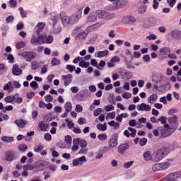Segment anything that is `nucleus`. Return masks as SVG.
<instances>
[{
  "mask_svg": "<svg viewBox=\"0 0 181 181\" xmlns=\"http://www.w3.org/2000/svg\"><path fill=\"white\" fill-rule=\"evenodd\" d=\"M177 143L174 142L171 144L169 143H165L163 148L160 150L157 151L156 155V160H162L167 155H169L170 151H174V149H177L178 148Z\"/></svg>",
  "mask_w": 181,
  "mask_h": 181,
  "instance_id": "1",
  "label": "nucleus"
},
{
  "mask_svg": "<svg viewBox=\"0 0 181 181\" xmlns=\"http://www.w3.org/2000/svg\"><path fill=\"white\" fill-rule=\"evenodd\" d=\"M165 179L166 180H169V181H175V180L181 181V172L176 171L174 173H171L165 177Z\"/></svg>",
  "mask_w": 181,
  "mask_h": 181,
  "instance_id": "2",
  "label": "nucleus"
},
{
  "mask_svg": "<svg viewBox=\"0 0 181 181\" xmlns=\"http://www.w3.org/2000/svg\"><path fill=\"white\" fill-rule=\"evenodd\" d=\"M118 146V134H112L111 138L108 140L109 148H117Z\"/></svg>",
  "mask_w": 181,
  "mask_h": 181,
  "instance_id": "3",
  "label": "nucleus"
},
{
  "mask_svg": "<svg viewBox=\"0 0 181 181\" xmlns=\"http://www.w3.org/2000/svg\"><path fill=\"white\" fill-rule=\"evenodd\" d=\"M47 163L49 162L45 160H39L35 163V172H40L42 170H45L46 169V166H47Z\"/></svg>",
  "mask_w": 181,
  "mask_h": 181,
  "instance_id": "4",
  "label": "nucleus"
},
{
  "mask_svg": "<svg viewBox=\"0 0 181 181\" xmlns=\"http://www.w3.org/2000/svg\"><path fill=\"white\" fill-rule=\"evenodd\" d=\"M22 57L27 59V62H32L33 59L37 57V53L35 52H24L21 54Z\"/></svg>",
  "mask_w": 181,
  "mask_h": 181,
  "instance_id": "5",
  "label": "nucleus"
},
{
  "mask_svg": "<svg viewBox=\"0 0 181 181\" xmlns=\"http://www.w3.org/2000/svg\"><path fill=\"white\" fill-rule=\"evenodd\" d=\"M159 54L158 57L160 60H163L164 59H166L168 57V55L169 53H170V48L169 47H163L159 49Z\"/></svg>",
  "mask_w": 181,
  "mask_h": 181,
  "instance_id": "6",
  "label": "nucleus"
},
{
  "mask_svg": "<svg viewBox=\"0 0 181 181\" xmlns=\"http://www.w3.org/2000/svg\"><path fill=\"white\" fill-rule=\"evenodd\" d=\"M152 81L156 83V84H158L159 83H162L163 81V74L160 72H155L152 75Z\"/></svg>",
  "mask_w": 181,
  "mask_h": 181,
  "instance_id": "7",
  "label": "nucleus"
},
{
  "mask_svg": "<svg viewBox=\"0 0 181 181\" xmlns=\"http://www.w3.org/2000/svg\"><path fill=\"white\" fill-rule=\"evenodd\" d=\"M5 160L7 162H13L16 159V156L15 155V152L13 151H8L5 153Z\"/></svg>",
  "mask_w": 181,
  "mask_h": 181,
  "instance_id": "8",
  "label": "nucleus"
},
{
  "mask_svg": "<svg viewBox=\"0 0 181 181\" xmlns=\"http://www.w3.org/2000/svg\"><path fill=\"white\" fill-rule=\"evenodd\" d=\"M85 162H87V159L86 158V156H83L78 159H74L72 163L73 166H78V165L81 166Z\"/></svg>",
  "mask_w": 181,
  "mask_h": 181,
  "instance_id": "9",
  "label": "nucleus"
},
{
  "mask_svg": "<svg viewBox=\"0 0 181 181\" xmlns=\"http://www.w3.org/2000/svg\"><path fill=\"white\" fill-rule=\"evenodd\" d=\"M128 149H129V144L127 143L120 144L117 147V151L120 155H124V153H125V151H128Z\"/></svg>",
  "mask_w": 181,
  "mask_h": 181,
  "instance_id": "10",
  "label": "nucleus"
},
{
  "mask_svg": "<svg viewBox=\"0 0 181 181\" xmlns=\"http://www.w3.org/2000/svg\"><path fill=\"white\" fill-rule=\"evenodd\" d=\"M98 16L100 19H104L105 18H108V16H111V18H114L115 16V14H111L107 11L100 10L98 11Z\"/></svg>",
  "mask_w": 181,
  "mask_h": 181,
  "instance_id": "11",
  "label": "nucleus"
},
{
  "mask_svg": "<svg viewBox=\"0 0 181 181\" xmlns=\"http://www.w3.org/2000/svg\"><path fill=\"white\" fill-rule=\"evenodd\" d=\"M62 78L64 80V84L65 87H67L71 81H73V75L72 74H68V75H62Z\"/></svg>",
  "mask_w": 181,
  "mask_h": 181,
  "instance_id": "12",
  "label": "nucleus"
},
{
  "mask_svg": "<svg viewBox=\"0 0 181 181\" xmlns=\"http://www.w3.org/2000/svg\"><path fill=\"white\" fill-rule=\"evenodd\" d=\"M170 36L173 37V39H175L176 40H181V30H172L170 33Z\"/></svg>",
  "mask_w": 181,
  "mask_h": 181,
  "instance_id": "13",
  "label": "nucleus"
},
{
  "mask_svg": "<svg viewBox=\"0 0 181 181\" xmlns=\"http://www.w3.org/2000/svg\"><path fill=\"white\" fill-rule=\"evenodd\" d=\"M158 131L160 134V138H166L170 135V132H169L168 130H166L163 127H159Z\"/></svg>",
  "mask_w": 181,
  "mask_h": 181,
  "instance_id": "14",
  "label": "nucleus"
},
{
  "mask_svg": "<svg viewBox=\"0 0 181 181\" xmlns=\"http://www.w3.org/2000/svg\"><path fill=\"white\" fill-rule=\"evenodd\" d=\"M22 73H23V71L19 68V65L16 64L13 65L12 74L13 76H21L22 75Z\"/></svg>",
  "mask_w": 181,
  "mask_h": 181,
  "instance_id": "15",
  "label": "nucleus"
},
{
  "mask_svg": "<svg viewBox=\"0 0 181 181\" xmlns=\"http://www.w3.org/2000/svg\"><path fill=\"white\" fill-rule=\"evenodd\" d=\"M136 21V18L131 16H126L122 19V22H123V23H135Z\"/></svg>",
  "mask_w": 181,
  "mask_h": 181,
  "instance_id": "16",
  "label": "nucleus"
},
{
  "mask_svg": "<svg viewBox=\"0 0 181 181\" xmlns=\"http://www.w3.org/2000/svg\"><path fill=\"white\" fill-rule=\"evenodd\" d=\"M60 17L63 25H69V23H71V18L67 16H64V12L61 13Z\"/></svg>",
  "mask_w": 181,
  "mask_h": 181,
  "instance_id": "17",
  "label": "nucleus"
},
{
  "mask_svg": "<svg viewBox=\"0 0 181 181\" xmlns=\"http://www.w3.org/2000/svg\"><path fill=\"white\" fill-rule=\"evenodd\" d=\"M168 121L169 124H175L173 129H177V127H179V124L176 122L177 121V116L173 115L172 117H168Z\"/></svg>",
  "mask_w": 181,
  "mask_h": 181,
  "instance_id": "18",
  "label": "nucleus"
},
{
  "mask_svg": "<svg viewBox=\"0 0 181 181\" xmlns=\"http://www.w3.org/2000/svg\"><path fill=\"white\" fill-rule=\"evenodd\" d=\"M81 18V11H78L75 15H73L71 18V23L74 25V23H77V22Z\"/></svg>",
  "mask_w": 181,
  "mask_h": 181,
  "instance_id": "19",
  "label": "nucleus"
},
{
  "mask_svg": "<svg viewBox=\"0 0 181 181\" xmlns=\"http://www.w3.org/2000/svg\"><path fill=\"white\" fill-rule=\"evenodd\" d=\"M138 111H149L151 110V106L149 105H146V103H141V105H137Z\"/></svg>",
  "mask_w": 181,
  "mask_h": 181,
  "instance_id": "20",
  "label": "nucleus"
},
{
  "mask_svg": "<svg viewBox=\"0 0 181 181\" xmlns=\"http://www.w3.org/2000/svg\"><path fill=\"white\" fill-rule=\"evenodd\" d=\"M15 124L18 127V128H25V125H26V121L23 119H17L15 120Z\"/></svg>",
  "mask_w": 181,
  "mask_h": 181,
  "instance_id": "21",
  "label": "nucleus"
},
{
  "mask_svg": "<svg viewBox=\"0 0 181 181\" xmlns=\"http://www.w3.org/2000/svg\"><path fill=\"white\" fill-rule=\"evenodd\" d=\"M120 74H122L123 78H126L127 80H131V78H132V72H129L127 70L123 69Z\"/></svg>",
  "mask_w": 181,
  "mask_h": 181,
  "instance_id": "22",
  "label": "nucleus"
},
{
  "mask_svg": "<svg viewBox=\"0 0 181 181\" xmlns=\"http://www.w3.org/2000/svg\"><path fill=\"white\" fill-rule=\"evenodd\" d=\"M125 6V2L121 0H115L114 4V8H117V9H121V8H124Z\"/></svg>",
  "mask_w": 181,
  "mask_h": 181,
  "instance_id": "23",
  "label": "nucleus"
},
{
  "mask_svg": "<svg viewBox=\"0 0 181 181\" xmlns=\"http://www.w3.org/2000/svg\"><path fill=\"white\" fill-rule=\"evenodd\" d=\"M80 138L74 139H73V146H72V151H78V148L80 146Z\"/></svg>",
  "mask_w": 181,
  "mask_h": 181,
  "instance_id": "24",
  "label": "nucleus"
},
{
  "mask_svg": "<svg viewBox=\"0 0 181 181\" xmlns=\"http://www.w3.org/2000/svg\"><path fill=\"white\" fill-rule=\"evenodd\" d=\"M30 42H31V45H33V46H36L37 45H42L39 35L38 37L33 36Z\"/></svg>",
  "mask_w": 181,
  "mask_h": 181,
  "instance_id": "25",
  "label": "nucleus"
},
{
  "mask_svg": "<svg viewBox=\"0 0 181 181\" xmlns=\"http://www.w3.org/2000/svg\"><path fill=\"white\" fill-rule=\"evenodd\" d=\"M5 103H10V104H15V95H9L4 98Z\"/></svg>",
  "mask_w": 181,
  "mask_h": 181,
  "instance_id": "26",
  "label": "nucleus"
},
{
  "mask_svg": "<svg viewBox=\"0 0 181 181\" xmlns=\"http://www.w3.org/2000/svg\"><path fill=\"white\" fill-rule=\"evenodd\" d=\"M38 127L40 131L45 132V131H47V127H49V124L45 123L44 121H42L39 123Z\"/></svg>",
  "mask_w": 181,
  "mask_h": 181,
  "instance_id": "27",
  "label": "nucleus"
},
{
  "mask_svg": "<svg viewBox=\"0 0 181 181\" xmlns=\"http://www.w3.org/2000/svg\"><path fill=\"white\" fill-rule=\"evenodd\" d=\"M157 100L158 95L153 93L148 98V103H149V104H153V103H155V101H156Z\"/></svg>",
  "mask_w": 181,
  "mask_h": 181,
  "instance_id": "28",
  "label": "nucleus"
},
{
  "mask_svg": "<svg viewBox=\"0 0 181 181\" xmlns=\"http://www.w3.org/2000/svg\"><path fill=\"white\" fill-rule=\"evenodd\" d=\"M86 37H87V33H86V32H82L75 37V40H83L86 39Z\"/></svg>",
  "mask_w": 181,
  "mask_h": 181,
  "instance_id": "29",
  "label": "nucleus"
},
{
  "mask_svg": "<svg viewBox=\"0 0 181 181\" xmlns=\"http://www.w3.org/2000/svg\"><path fill=\"white\" fill-rule=\"evenodd\" d=\"M158 91L162 92L165 91V90H170V83H165L159 86Z\"/></svg>",
  "mask_w": 181,
  "mask_h": 181,
  "instance_id": "30",
  "label": "nucleus"
},
{
  "mask_svg": "<svg viewBox=\"0 0 181 181\" xmlns=\"http://www.w3.org/2000/svg\"><path fill=\"white\" fill-rule=\"evenodd\" d=\"M1 141H3V142H7V143L13 142V137L3 136H1Z\"/></svg>",
  "mask_w": 181,
  "mask_h": 181,
  "instance_id": "31",
  "label": "nucleus"
},
{
  "mask_svg": "<svg viewBox=\"0 0 181 181\" xmlns=\"http://www.w3.org/2000/svg\"><path fill=\"white\" fill-rule=\"evenodd\" d=\"M108 50H105V51H99L98 52V55L97 57L101 58V57H105V56H108Z\"/></svg>",
  "mask_w": 181,
  "mask_h": 181,
  "instance_id": "32",
  "label": "nucleus"
},
{
  "mask_svg": "<svg viewBox=\"0 0 181 181\" xmlns=\"http://www.w3.org/2000/svg\"><path fill=\"white\" fill-rule=\"evenodd\" d=\"M90 64L93 66V67H97L98 70H103V69L98 66V62H97V59H90Z\"/></svg>",
  "mask_w": 181,
  "mask_h": 181,
  "instance_id": "33",
  "label": "nucleus"
},
{
  "mask_svg": "<svg viewBox=\"0 0 181 181\" xmlns=\"http://www.w3.org/2000/svg\"><path fill=\"white\" fill-rule=\"evenodd\" d=\"M14 97H15L14 101L15 103H16V104H22V103H23V99L19 97V93H15Z\"/></svg>",
  "mask_w": 181,
  "mask_h": 181,
  "instance_id": "34",
  "label": "nucleus"
},
{
  "mask_svg": "<svg viewBox=\"0 0 181 181\" xmlns=\"http://www.w3.org/2000/svg\"><path fill=\"white\" fill-rule=\"evenodd\" d=\"M39 64H45V62H40L38 64L37 62H32L31 64L32 70H37V69H39Z\"/></svg>",
  "mask_w": 181,
  "mask_h": 181,
  "instance_id": "35",
  "label": "nucleus"
},
{
  "mask_svg": "<svg viewBox=\"0 0 181 181\" xmlns=\"http://www.w3.org/2000/svg\"><path fill=\"white\" fill-rule=\"evenodd\" d=\"M144 158L147 160L149 161L152 159V156H151V152L150 151H146L143 154Z\"/></svg>",
  "mask_w": 181,
  "mask_h": 181,
  "instance_id": "36",
  "label": "nucleus"
},
{
  "mask_svg": "<svg viewBox=\"0 0 181 181\" xmlns=\"http://www.w3.org/2000/svg\"><path fill=\"white\" fill-rule=\"evenodd\" d=\"M169 166H170V163L169 162H164V163H160V167L161 170L168 169V168H169Z\"/></svg>",
  "mask_w": 181,
  "mask_h": 181,
  "instance_id": "37",
  "label": "nucleus"
},
{
  "mask_svg": "<svg viewBox=\"0 0 181 181\" xmlns=\"http://www.w3.org/2000/svg\"><path fill=\"white\" fill-rule=\"evenodd\" d=\"M25 46H26V42L23 41L18 42L16 44V49H18V50L22 49L23 47H25Z\"/></svg>",
  "mask_w": 181,
  "mask_h": 181,
  "instance_id": "38",
  "label": "nucleus"
},
{
  "mask_svg": "<svg viewBox=\"0 0 181 181\" xmlns=\"http://www.w3.org/2000/svg\"><path fill=\"white\" fill-rule=\"evenodd\" d=\"M79 66L83 69H87V67H90V62H86L84 61H81L79 62Z\"/></svg>",
  "mask_w": 181,
  "mask_h": 181,
  "instance_id": "39",
  "label": "nucleus"
},
{
  "mask_svg": "<svg viewBox=\"0 0 181 181\" xmlns=\"http://www.w3.org/2000/svg\"><path fill=\"white\" fill-rule=\"evenodd\" d=\"M18 149L21 151V152H25L28 150V146L26 144H20L18 146Z\"/></svg>",
  "mask_w": 181,
  "mask_h": 181,
  "instance_id": "40",
  "label": "nucleus"
},
{
  "mask_svg": "<svg viewBox=\"0 0 181 181\" xmlns=\"http://www.w3.org/2000/svg\"><path fill=\"white\" fill-rule=\"evenodd\" d=\"M60 64V59L57 58H52L51 60V65L52 66H59Z\"/></svg>",
  "mask_w": 181,
  "mask_h": 181,
  "instance_id": "41",
  "label": "nucleus"
},
{
  "mask_svg": "<svg viewBox=\"0 0 181 181\" xmlns=\"http://www.w3.org/2000/svg\"><path fill=\"white\" fill-rule=\"evenodd\" d=\"M64 108H65V111H66V112H70V111H71V103L66 102L64 105Z\"/></svg>",
  "mask_w": 181,
  "mask_h": 181,
  "instance_id": "42",
  "label": "nucleus"
},
{
  "mask_svg": "<svg viewBox=\"0 0 181 181\" xmlns=\"http://www.w3.org/2000/svg\"><path fill=\"white\" fill-rule=\"evenodd\" d=\"M52 115H53L49 113V114H47V115H45V116L44 117V119H45V121L50 122V121H52V119H54L55 118H57V117H54V116L53 118H52Z\"/></svg>",
  "mask_w": 181,
  "mask_h": 181,
  "instance_id": "43",
  "label": "nucleus"
},
{
  "mask_svg": "<svg viewBox=\"0 0 181 181\" xmlns=\"http://www.w3.org/2000/svg\"><path fill=\"white\" fill-rule=\"evenodd\" d=\"M30 86L31 87V88H33V90H37V88H39V84L37 83V82L33 81L30 83Z\"/></svg>",
  "mask_w": 181,
  "mask_h": 181,
  "instance_id": "44",
  "label": "nucleus"
},
{
  "mask_svg": "<svg viewBox=\"0 0 181 181\" xmlns=\"http://www.w3.org/2000/svg\"><path fill=\"white\" fill-rule=\"evenodd\" d=\"M56 22H54L53 25H52V29L54 30V33L57 34V33H60V32H62V28L60 27H57V28H54V26H56Z\"/></svg>",
  "mask_w": 181,
  "mask_h": 181,
  "instance_id": "45",
  "label": "nucleus"
},
{
  "mask_svg": "<svg viewBox=\"0 0 181 181\" xmlns=\"http://www.w3.org/2000/svg\"><path fill=\"white\" fill-rule=\"evenodd\" d=\"M152 169L154 172H158L159 170H162L160 168V163H156L153 165Z\"/></svg>",
  "mask_w": 181,
  "mask_h": 181,
  "instance_id": "46",
  "label": "nucleus"
},
{
  "mask_svg": "<svg viewBox=\"0 0 181 181\" xmlns=\"http://www.w3.org/2000/svg\"><path fill=\"white\" fill-rule=\"evenodd\" d=\"M79 145L81 148H87V141L80 139Z\"/></svg>",
  "mask_w": 181,
  "mask_h": 181,
  "instance_id": "47",
  "label": "nucleus"
},
{
  "mask_svg": "<svg viewBox=\"0 0 181 181\" xmlns=\"http://www.w3.org/2000/svg\"><path fill=\"white\" fill-rule=\"evenodd\" d=\"M11 87H12V81L8 82V83L4 86V91H9V90H11Z\"/></svg>",
  "mask_w": 181,
  "mask_h": 181,
  "instance_id": "48",
  "label": "nucleus"
},
{
  "mask_svg": "<svg viewBox=\"0 0 181 181\" xmlns=\"http://www.w3.org/2000/svg\"><path fill=\"white\" fill-rule=\"evenodd\" d=\"M128 130L130 131L132 138H135L136 136V130L132 127H128Z\"/></svg>",
  "mask_w": 181,
  "mask_h": 181,
  "instance_id": "49",
  "label": "nucleus"
},
{
  "mask_svg": "<svg viewBox=\"0 0 181 181\" xmlns=\"http://www.w3.org/2000/svg\"><path fill=\"white\" fill-rule=\"evenodd\" d=\"M108 138L106 134H101L98 136L99 141H105Z\"/></svg>",
  "mask_w": 181,
  "mask_h": 181,
  "instance_id": "50",
  "label": "nucleus"
},
{
  "mask_svg": "<svg viewBox=\"0 0 181 181\" xmlns=\"http://www.w3.org/2000/svg\"><path fill=\"white\" fill-rule=\"evenodd\" d=\"M146 6L144 5L138 8L139 13H145L146 12Z\"/></svg>",
  "mask_w": 181,
  "mask_h": 181,
  "instance_id": "51",
  "label": "nucleus"
},
{
  "mask_svg": "<svg viewBox=\"0 0 181 181\" xmlns=\"http://www.w3.org/2000/svg\"><path fill=\"white\" fill-rule=\"evenodd\" d=\"M23 28H25V25L23 21H20L16 25L17 30H23Z\"/></svg>",
  "mask_w": 181,
  "mask_h": 181,
  "instance_id": "52",
  "label": "nucleus"
},
{
  "mask_svg": "<svg viewBox=\"0 0 181 181\" xmlns=\"http://www.w3.org/2000/svg\"><path fill=\"white\" fill-rule=\"evenodd\" d=\"M53 35H49L45 40V43H47V45H51V43H53Z\"/></svg>",
  "mask_w": 181,
  "mask_h": 181,
  "instance_id": "53",
  "label": "nucleus"
},
{
  "mask_svg": "<svg viewBox=\"0 0 181 181\" xmlns=\"http://www.w3.org/2000/svg\"><path fill=\"white\" fill-rule=\"evenodd\" d=\"M66 70H68L70 73H73L74 70H76V66L74 65H66Z\"/></svg>",
  "mask_w": 181,
  "mask_h": 181,
  "instance_id": "54",
  "label": "nucleus"
},
{
  "mask_svg": "<svg viewBox=\"0 0 181 181\" xmlns=\"http://www.w3.org/2000/svg\"><path fill=\"white\" fill-rule=\"evenodd\" d=\"M147 142H148V139L146 138H142L139 141V144L140 146H145V145H146Z\"/></svg>",
  "mask_w": 181,
  "mask_h": 181,
  "instance_id": "55",
  "label": "nucleus"
},
{
  "mask_svg": "<svg viewBox=\"0 0 181 181\" xmlns=\"http://www.w3.org/2000/svg\"><path fill=\"white\" fill-rule=\"evenodd\" d=\"M15 20V17L13 16H9L6 18V23H12Z\"/></svg>",
  "mask_w": 181,
  "mask_h": 181,
  "instance_id": "56",
  "label": "nucleus"
},
{
  "mask_svg": "<svg viewBox=\"0 0 181 181\" xmlns=\"http://www.w3.org/2000/svg\"><path fill=\"white\" fill-rule=\"evenodd\" d=\"M132 165H134V161H129L127 162L124 164L123 167L124 168V169H129V168H131V166H132Z\"/></svg>",
  "mask_w": 181,
  "mask_h": 181,
  "instance_id": "57",
  "label": "nucleus"
},
{
  "mask_svg": "<svg viewBox=\"0 0 181 181\" xmlns=\"http://www.w3.org/2000/svg\"><path fill=\"white\" fill-rule=\"evenodd\" d=\"M43 145H38L37 148L34 149V152H36V153H39V152H41V151H43L44 149Z\"/></svg>",
  "mask_w": 181,
  "mask_h": 181,
  "instance_id": "58",
  "label": "nucleus"
},
{
  "mask_svg": "<svg viewBox=\"0 0 181 181\" xmlns=\"http://www.w3.org/2000/svg\"><path fill=\"white\" fill-rule=\"evenodd\" d=\"M45 100L47 103H52L53 102V96L51 95H47L45 96Z\"/></svg>",
  "mask_w": 181,
  "mask_h": 181,
  "instance_id": "59",
  "label": "nucleus"
},
{
  "mask_svg": "<svg viewBox=\"0 0 181 181\" xmlns=\"http://www.w3.org/2000/svg\"><path fill=\"white\" fill-rule=\"evenodd\" d=\"M101 112H103V109L101 108H98L96 110H95L93 111V115L95 117H98V115H100V114H101Z\"/></svg>",
  "mask_w": 181,
  "mask_h": 181,
  "instance_id": "60",
  "label": "nucleus"
},
{
  "mask_svg": "<svg viewBox=\"0 0 181 181\" xmlns=\"http://www.w3.org/2000/svg\"><path fill=\"white\" fill-rule=\"evenodd\" d=\"M112 63H118V62H121V58L118 56H115L110 59Z\"/></svg>",
  "mask_w": 181,
  "mask_h": 181,
  "instance_id": "61",
  "label": "nucleus"
},
{
  "mask_svg": "<svg viewBox=\"0 0 181 181\" xmlns=\"http://www.w3.org/2000/svg\"><path fill=\"white\" fill-rule=\"evenodd\" d=\"M64 141L66 143H67L68 144H71V141H73V139H71V136L70 135H66L65 136Z\"/></svg>",
  "mask_w": 181,
  "mask_h": 181,
  "instance_id": "62",
  "label": "nucleus"
},
{
  "mask_svg": "<svg viewBox=\"0 0 181 181\" xmlns=\"http://www.w3.org/2000/svg\"><path fill=\"white\" fill-rule=\"evenodd\" d=\"M168 120V117L166 116H161L158 119V122H161V124H166V121Z\"/></svg>",
  "mask_w": 181,
  "mask_h": 181,
  "instance_id": "63",
  "label": "nucleus"
},
{
  "mask_svg": "<svg viewBox=\"0 0 181 181\" xmlns=\"http://www.w3.org/2000/svg\"><path fill=\"white\" fill-rule=\"evenodd\" d=\"M44 138L45 141H47V142H50V141H52V135L49 133H46Z\"/></svg>",
  "mask_w": 181,
  "mask_h": 181,
  "instance_id": "64",
  "label": "nucleus"
}]
</instances>
